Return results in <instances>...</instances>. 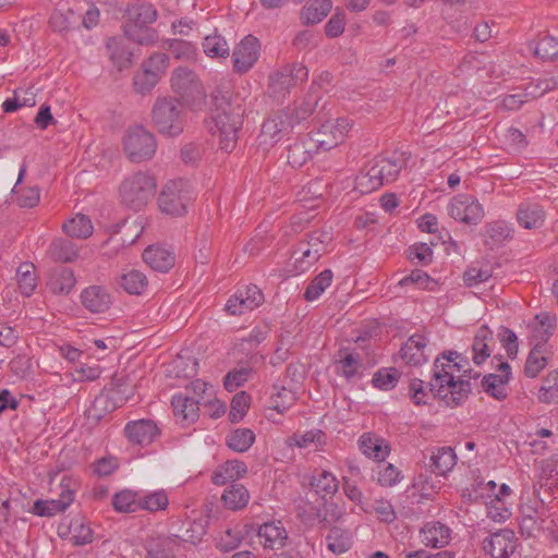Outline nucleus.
Listing matches in <instances>:
<instances>
[{"label": "nucleus", "instance_id": "obj_1", "mask_svg": "<svg viewBox=\"0 0 558 558\" xmlns=\"http://www.w3.org/2000/svg\"><path fill=\"white\" fill-rule=\"evenodd\" d=\"M211 121L209 130L218 138L219 147L226 153L232 151L238 143V133L242 128L244 109L239 99H233L229 90L216 88L211 93Z\"/></svg>", "mask_w": 558, "mask_h": 558}, {"label": "nucleus", "instance_id": "obj_2", "mask_svg": "<svg viewBox=\"0 0 558 558\" xmlns=\"http://www.w3.org/2000/svg\"><path fill=\"white\" fill-rule=\"evenodd\" d=\"M458 357L460 353L457 351L442 352L434 362V373L429 381V392L444 400L448 407L461 404L473 389L469 380L456 379V368L461 367L453 362Z\"/></svg>", "mask_w": 558, "mask_h": 558}, {"label": "nucleus", "instance_id": "obj_3", "mask_svg": "<svg viewBox=\"0 0 558 558\" xmlns=\"http://www.w3.org/2000/svg\"><path fill=\"white\" fill-rule=\"evenodd\" d=\"M151 119L160 134L168 137L178 136L184 130V106L177 98L159 97L153 106Z\"/></svg>", "mask_w": 558, "mask_h": 558}, {"label": "nucleus", "instance_id": "obj_4", "mask_svg": "<svg viewBox=\"0 0 558 558\" xmlns=\"http://www.w3.org/2000/svg\"><path fill=\"white\" fill-rule=\"evenodd\" d=\"M156 179L147 172H135L125 178L120 185L121 203L134 210L143 209L156 194Z\"/></svg>", "mask_w": 558, "mask_h": 558}, {"label": "nucleus", "instance_id": "obj_5", "mask_svg": "<svg viewBox=\"0 0 558 558\" xmlns=\"http://www.w3.org/2000/svg\"><path fill=\"white\" fill-rule=\"evenodd\" d=\"M129 21L124 25L125 36L140 44L149 45L157 38L156 31L149 27L158 16L157 10L150 3H138L128 9Z\"/></svg>", "mask_w": 558, "mask_h": 558}, {"label": "nucleus", "instance_id": "obj_6", "mask_svg": "<svg viewBox=\"0 0 558 558\" xmlns=\"http://www.w3.org/2000/svg\"><path fill=\"white\" fill-rule=\"evenodd\" d=\"M193 191L189 181L177 179L169 181L158 197L160 210L170 216H182L192 199Z\"/></svg>", "mask_w": 558, "mask_h": 558}, {"label": "nucleus", "instance_id": "obj_7", "mask_svg": "<svg viewBox=\"0 0 558 558\" xmlns=\"http://www.w3.org/2000/svg\"><path fill=\"white\" fill-rule=\"evenodd\" d=\"M308 69L301 63L287 64L271 72L268 76V92L277 100L283 99L291 89L304 83Z\"/></svg>", "mask_w": 558, "mask_h": 558}, {"label": "nucleus", "instance_id": "obj_8", "mask_svg": "<svg viewBox=\"0 0 558 558\" xmlns=\"http://www.w3.org/2000/svg\"><path fill=\"white\" fill-rule=\"evenodd\" d=\"M123 149L132 162H143L154 157L157 142L153 133L142 125L130 128L123 138Z\"/></svg>", "mask_w": 558, "mask_h": 558}, {"label": "nucleus", "instance_id": "obj_9", "mask_svg": "<svg viewBox=\"0 0 558 558\" xmlns=\"http://www.w3.org/2000/svg\"><path fill=\"white\" fill-rule=\"evenodd\" d=\"M403 167H405V160L401 156L378 159L360 178V184L366 185L368 191L377 190L384 184L393 182Z\"/></svg>", "mask_w": 558, "mask_h": 558}, {"label": "nucleus", "instance_id": "obj_10", "mask_svg": "<svg viewBox=\"0 0 558 558\" xmlns=\"http://www.w3.org/2000/svg\"><path fill=\"white\" fill-rule=\"evenodd\" d=\"M171 87L191 107L196 108L205 99V89L196 74L184 66L175 69L171 76Z\"/></svg>", "mask_w": 558, "mask_h": 558}, {"label": "nucleus", "instance_id": "obj_11", "mask_svg": "<svg viewBox=\"0 0 558 558\" xmlns=\"http://www.w3.org/2000/svg\"><path fill=\"white\" fill-rule=\"evenodd\" d=\"M352 123L347 118H339L335 121H327L316 131L307 136L315 144L318 151H327L344 141Z\"/></svg>", "mask_w": 558, "mask_h": 558}, {"label": "nucleus", "instance_id": "obj_12", "mask_svg": "<svg viewBox=\"0 0 558 558\" xmlns=\"http://www.w3.org/2000/svg\"><path fill=\"white\" fill-rule=\"evenodd\" d=\"M448 214L457 221L476 226L484 217V209L474 196L459 194L450 201Z\"/></svg>", "mask_w": 558, "mask_h": 558}, {"label": "nucleus", "instance_id": "obj_13", "mask_svg": "<svg viewBox=\"0 0 558 558\" xmlns=\"http://www.w3.org/2000/svg\"><path fill=\"white\" fill-rule=\"evenodd\" d=\"M260 54V44L253 35L245 36L233 49V70L243 74L248 72Z\"/></svg>", "mask_w": 558, "mask_h": 558}, {"label": "nucleus", "instance_id": "obj_14", "mask_svg": "<svg viewBox=\"0 0 558 558\" xmlns=\"http://www.w3.org/2000/svg\"><path fill=\"white\" fill-rule=\"evenodd\" d=\"M517 541L512 530L502 529L483 541V550L492 558H510L517 548Z\"/></svg>", "mask_w": 558, "mask_h": 558}, {"label": "nucleus", "instance_id": "obj_15", "mask_svg": "<svg viewBox=\"0 0 558 558\" xmlns=\"http://www.w3.org/2000/svg\"><path fill=\"white\" fill-rule=\"evenodd\" d=\"M292 129L288 113L280 111L271 114L262 125L258 136L262 145H274L281 140L283 133Z\"/></svg>", "mask_w": 558, "mask_h": 558}, {"label": "nucleus", "instance_id": "obj_16", "mask_svg": "<svg viewBox=\"0 0 558 558\" xmlns=\"http://www.w3.org/2000/svg\"><path fill=\"white\" fill-rule=\"evenodd\" d=\"M125 436L133 444L146 446L151 444L159 435V428L150 420L129 422L124 427Z\"/></svg>", "mask_w": 558, "mask_h": 558}, {"label": "nucleus", "instance_id": "obj_17", "mask_svg": "<svg viewBox=\"0 0 558 558\" xmlns=\"http://www.w3.org/2000/svg\"><path fill=\"white\" fill-rule=\"evenodd\" d=\"M175 418L183 425H190L198 418L199 400L190 395L178 393L171 401Z\"/></svg>", "mask_w": 558, "mask_h": 558}, {"label": "nucleus", "instance_id": "obj_18", "mask_svg": "<svg viewBox=\"0 0 558 558\" xmlns=\"http://www.w3.org/2000/svg\"><path fill=\"white\" fill-rule=\"evenodd\" d=\"M143 259L155 271L168 272L174 266L175 255L166 247L149 245L143 252Z\"/></svg>", "mask_w": 558, "mask_h": 558}, {"label": "nucleus", "instance_id": "obj_19", "mask_svg": "<svg viewBox=\"0 0 558 558\" xmlns=\"http://www.w3.org/2000/svg\"><path fill=\"white\" fill-rule=\"evenodd\" d=\"M257 535L264 547L270 549L282 548L288 539V532L281 521L265 522L259 526Z\"/></svg>", "mask_w": 558, "mask_h": 558}, {"label": "nucleus", "instance_id": "obj_20", "mask_svg": "<svg viewBox=\"0 0 558 558\" xmlns=\"http://www.w3.org/2000/svg\"><path fill=\"white\" fill-rule=\"evenodd\" d=\"M81 301L85 308L92 313L106 312L111 303L110 293L100 286H90L81 293Z\"/></svg>", "mask_w": 558, "mask_h": 558}, {"label": "nucleus", "instance_id": "obj_21", "mask_svg": "<svg viewBox=\"0 0 558 558\" xmlns=\"http://www.w3.org/2000/svg\"><path fill=\"white\" fill-rule=\"evenodd\" d=\"M74 493L70 489H63L58 499L41 500L34 502L32 512L38 517H53L63 512L72 502Z\"/></svg>", "mask_w": 558, "mask_h": 558}, {"label": "nucleus", "instance_id": "obj_22", "mask_svg": "<svg viewBox=\"0 0 558 558\" xmlns=\"http://www.w3.org/2000/svg\"><path fill=\"white\" fill-rule=\"evenodd\" d=\"M451 530L440 522H428L420 531L421 542L433 548L445 547L450 541Z\"/></svg>", "mask_w": 558, "mask_h": 558}, {"label": "nucleus", "instance_id": "obj_23", "mask_svg": "<svg viewBox=\"0 0 558 558\" xmlns=\"http://www.w3.org/2000/svg\"><path fill=\"white\" fill-rule=\"evenodd\" d=\"M426 345L427 341L423 335L411 336L400 350L402 360L413 366L425 363L427 361Z\"/></svg>", "mask_w": 558, "mask_h": 558}, {"label": "nucleus", "instance_id": "obj_24", "mask_svg": "<svg viewBox=\"0 0 558 558\" xmlns=\"http://www.w3.org/2000/svg\"><path fill=\"white\" fill-rule=\"evenodd\" d=\"M119 390H111L107 393L97 396L89 409V416L95 420H101L106 414L113 412L117 408L121 407L128 398L119 396Z\"/></svg>", "mask_w": 558, "mask_h": 558}, {"label": "nucleus", "instance_id": "obj_25", "mask_svg": "<svg viewBox=\"0 0 558 558\" xmlns=\"http://www.w3.org/2000/svg\"><path fill=\"white\" fill-rule=\"evenodd\" d=\"M316 153L315 144L306 136L289 146L287 160L292 168H301Z\"/></svg>", "mask_w": 558, "mask_h": 558}, {"label": "nucleus", "instance_id": "obj_26", "mask_svg": "<svg viewBox=\"0 0 558 558\" xmlns=\"http://www.w3.org/2000/svg\"><path fill=\"white\" fill-rule=\"evenodd\" d=\"M247 472L246 464L241 460H229L220 465L211 476L215 485H225L228 482L235 483L236 480L244 476Z\"/></svg>", "mask_w": 558, "mask_h": 558}, {"label": "nucleus", "instance_id": "obj_27", "mask_svg": "<svg viewBox=\"0 0 558 558\" xmlns=\"http://www.w3.org/2000/svg\"><path fill=\"white\" fill-rule=\"evenodd\" d=\"M517 219L520 226L525 229H537L545 221V211L536 203H522L518 208Z\"/></svg>", "mask_w": 558, "mask_h": 558}, {"label": "nucleus", "instance_id": "obj_28", "mask_svg": "<svg viewBox=\"0 0 558 558\" xmlns=\"http://www.w3.org/2000/svg\"><path fill=\"white\" fill-rule=\"evenodd\" d=\"M557 317L548 312H541L535 315L534 319L529 324V328L534 332L537 342H546L554 335L556 329Z\"/></svg>", "mask_w": 558, "mask_h": 558}, {"label": "nucleus", "instance_id": "obj_29", "mask_svg": "<svg viewBox=\"0 0 558 558\" xmlns=\"http://www.w3.org/2000/svg\"><path fill=\"white\" fill-rule=\"evenodd\" d=\"M359 447L363 454L378 461H383L390 450L389 445L383 438L369 433H365L360 437Z\"/></svg>", "mask_w": 558, "mask_h": 558}, {"label": "nucleus", "instance_id": "obj_30", "mask_svg": "<svg viewBox=\"0 0 558 558\" xmlns=\"http://www.w3.org/2000/svg\"><path fill=\"white\" fill-rule=\"evenodd\" d=\"M430 471L436 475H446L457 463L454 450L450 447H439L430 456Z\"/></svg>", "mask_w": 558, "mask_h": 558}, {"label": "nucleus", "instance_id": "obj_31", "mask_svg": "<svg viewBox=\"0 0 558 558\" xmlns=\"http://www.w3.org/2000/svg\"><path fill=\"white\" fill-rule=\"evenodd\" d=\"M320 99L319 95L308 93L302 102L294 106V108H286L281 110L288 113L289 120L292 122V128L302 121L306 120L315 110Z\"/></svg>", "mask_w": 558, "mask_h": 558}, {"label": "nucleus", "instance_id": "obj_32", "mask_svg": "<svg viewBox=\"0 0 558 558\" xmlns=\"http://www.w3.org/2000/svg\"><path fill=\"white\" fill-rule=\"evenodd\" d=\"M337 373L343 376L347 380H351L359 375V369L362 366L361 356L359 353L349 352L344 349L339 350L337 360Z\"/></svg>", "mask_w": 558, "mask_h": 558}, {"label": "nucleus", "instance_id": "obj_33", "mask_svg": "<svg viewBox=\"0 0 558 558\" xmlns=\"http://www.w3.org/2000/svg\"><path fill=\"white\" fill-rule=\"evenodd\" d=\"M489 340H493V332L487 326H482L473 339L472 360L474 364L481 365L490 356Z\"/></svg>", "mask_w": 558, "mask_h": 558}, {"label": "nucleus", "instance_id": "obj_34", "mask_svg": "<svg viewBox=\"0 0 558 558\" xmlns=\"http://www.w3.org/2000/svg\"><path fill=\"white\" fill-rule=\"evenodd\" d=\"M233 296L236 298L238 304L241 305V315L255 310L264 302V295L260 289L255 284L239 289Z\"/></svg>", "mask_w": 558, "mask_h": 558}, {"label": "nucleus", "instance_id": "obj_35", "mask_svg": "<svg viewBox=\"0 0 558 558\" xmlns=\"http://www.w3.org/2000/svg\"><path fill=\"white\" fill-rule=\"evenodd\" d=\"M310 484L318 495H322L323 499L326 496L335 495L339 487L336 476L326 470L316 471L312 475Z\"/></svg>", "mask_w": 558, "mask_h": 558}, {"label": "nucleus", "instance_id": "obj_36", "mask_svg": "<svg viewBox=\"0 0 558 558\" xmlns=\"http://www.w3.org/2000/svg\"><path fill=\"white\" fill-rule=\"evenodd\" d=\"M221 499L228 509L240 510L247 505L250 494L242 484L233 483L225 489Z\"/></svg>", "mask_w": 558, "mask_h": 558}, {"label": "nucleus", "instance_id": "obj_37", "mask_svg": "<svg viewBox=\"0 0 558 558\" xmlns=\"http://www.w3.org/2000/svg\"><path fill=\"white\" fill-rule=\"evenodd\" d=\"M75 286V277L71 269H56L49 277L48 287L56 294H68Z\"/></svg>", "mask_w": 558, "mask_h": 558}, {"label": "nucleus", "instance_id": "obj_38", "mask_svg": "<svg viewBox=\"0 0 558 558\" xmlns=\"http://www.w3.org/2000/svg\"><path fill=\"white\" fill-rule=\"evenodd\" d=\"M180 545L175 538L163 537L147 546L146 558H177Z\"/></svg>", "mask_w": 558, "mask_h": 558}, {"label": "nucleus", "instance_id": "obj_39", "mask_svg": "<svg viewBox=\"0 0 558 558\" xmlns=\"http://www.w3.org/2000/svg\"><path fill=\"white\" fill-rule=\"evenodd\" d=\"M147 277L140 270L132 269L118 278V284L129 294L140 295L147 288Z\"/></svg>", "mask_w": 558, "mask_h": 558}, {"label": "nucleus", "instance_id": "obj_40", "mask_svg": "<svg viewBox=\"0 0 558 558\" xmlns=\"http://www.w3.org/2000/svg\"><path fill=\"white\" fill-rule=\"evenodd\" d=\"M49 254L56 262L72 263L78 256V248L70 240L56 239L50 244Z\"/></svg>", "mask_w": 558, "mask_h": 558}, {"label": "nucleus", "instance_id": "obj_41", "mask_svg": "<svg viewBox=\"0 0 558 558\" xmlns=\"http://www.w3.org/2000/svg\"><path fill=\"white\" fill-rule=\"evenodd\" d=\"M546 344L536 342L527 355L524 374L529 378H535L547 365V359L544 356Z\"/></svg>", "mask_w": 558, "mask_h": 558}, {"label": "nucleus", "instance_id": "obj_42", "mask_svg": "<svg viewBox=\"0 0 558 558\" xmlns=\"http://www.w3.org/2000/svg\"><path fill=\"white\" fill-rule=\"evenodd\" d=\"M508 383L507 375L488 374L483 377L481 386L488 396L501 401L508 396Z\"/></svg>", "mask_w": 558, "mask_h": 558}, {"label": "nucleus", "instance_id": "obj_43", "mask_svg": "<svg viewBox=\"0 0 558 558\" xmlns=\"http://www.w3.org/2000/svg\"><path fill=\"white\" fill-rule=\"evenodd\" d=\"M62 229L69 236L87 239L92 235L94 228L87 216L78 214L65 221Z\"/></svg>", "mask_w": 558, "mask_h": 558}, {"label": "nucleus", "instance_id": "obj_44", "mask_svg": "<svg viewBox=\"0 0 558 558\" xmlns=\"http://www.w3.org/2000/svg\"><path fill=\"white\" fill-rule=\"evenodd\" d=\"M203 50L209 58H227L230 54V47L223 36L208 35L203 40Z\"/></svg>", "mask_w": 558, "mask_h": 558}, {"label": "nucleus", "instance_id": "obj_45", "mask_svg": "<svg viewBox=\"0 0 558 558\" xmlns=\"http://www.w3.org/2000/svg\"><path fill=\"white\" fill-rule=\"evenodd\" d=\"M332 277L333 275L330 269L323 270L307 286L304 292V299L308 302L317 300L331 284Z\"/></svg>", "mask_w": 558, "mask_h": 558}, {"label": "nucleus", "instance_id": "obj_46", "mask_svg": "<svg viewBox=\"0 0 558 558\" xmlns=\"http://www.w3.org/2000/svg\"><path fill=\"white\" fill-rule=\"evenodd\" d=\"M331 8V0H314L311 5L303 9L302 19L305 24H317L328 15Z\"/></svg>", "mask_w": 558, "mask_h": 558}, {"label": "nucleus", "instance_id": "obj_47", "mask_svg": "<svg viewBox=\"0 0 558 558\" xmlns=\"http://www.w3.org/2000/svg\"><path fill=\"white\" fill-rule=\"evenodd\" d=\"M293 255L295 259V269L299 272H305L320 257V248L313 250L307 247L305 242H300Z\"/></svg>", "mask_w": 558, "mask_h": 558}, {"label": "nucleus", "instance_id": "obj_48", "mask_svg": "<svg viewBox=\"0 0 558 558\" xmlns=\"http://www.w3.org/2000/svg\"><path fill=\"white\" fill-rule=\"evenodd\" d=\"M255 441V434L250 428H238L227 438V445L236 452H245Z\"/></svg>", "mask_w": 558, "mask_h": 558}, {"label": "nucleus", "instance_id": "obj_49", "mask_svg": "<svg viewBox=\"0 0 558 558\" xmlns=\"http://www.w3.org/2000/svg\"><path fill=\"white\" fill-rule=\"evenodd\" d=\"M16 278L21 292L29 296L37 286L35 266L32 263L21 264L16 269Z\"/></svg>", "mask_w": 558, "mask_h": 558}, {"label": "nucleus", "instance_id": "obj_50", "mask_svg": "<svg viewBox=\"0 0 558 558\" xmlns=\"http://www.w3.org/2000/svg\"><path fill=\"white\" fill-rule=\"evenodd\" d=\"M535 57L543 61L553 60L558 56V39L550 35L539 38L532 47Z\"/></svg>", "mask_w": 558, "mask_h": 558}, {"label": "nucleus", "instance_id": "obj_51", "mask_svg": "<svg viewBox=\"0 0 558 558\" xmlns=\"http://www.w3.org/2000/svg\"><path fill=\"white\" fill-rule=\"evenodd\" d=\"M112 506L118 512H135L140 509V497L132 490H121L113 496Z\"/></svg>", "mask_w": 558, "mask_h": 558}, {"label": "nucleus", "instance_id": "obj_52", "mask_svg": "<svg viewBox=\"0 0 558 558\" xmlns=\"http://www.w3.org/2000/svg\"><path fill=\"white\" fill-rule=\"evenodd\" d=\"M71 541L75 546H84L93 542V531L84 523L83 518H74L69 525Z\"/></svg>", "mask_w": 558, "mask_h": 558}, {"label": "nucleus", "instance_id": "obj_53", "mask_svg": "<svg viewBox=\"0 0 558 558\" xmlns=\"http://www.w3.org/2000/svg\"><path fill=\"white\" fill-rule=\"evenodd\" d=\"M337 507L333 504L324 502L323 507H313L308 514L302 513L304 520L310 524H314L315 522L323 524V526H328L330 524L329 513L337 520L339 514L336 513Z\"/></svg>", "mask_w": 558, "mask_h": 558}, {"label": "nucleus", "instance_id": "obj_54", "mask_svg": "<svg viewBox=\"0 0 558 558\" xmlns=\"http://www.w3.org/2000/svg\"><path fill=\"white\" fill-rule=\"evenodd\" d=\"M537 398L542 403H556L558 402V369L549 373L543 386L538 390Z\"/></svg>", "mask_w": 558, "mask_h": 558}, {"label": "nucleus", "instance_id": "obj_55", "mask_svg": "<svg viewBox=\"0 0 558 558\" xmlns=\"http://www.w3.org/2000/svg\"><path fill=\"white\" fill-rule=\"evenodd\" d=\"M107 52L113 64L122 70L131 63V53L126 51L116 38H109L106 44Z\"/></svg>", "mask_w": 558, "mask_h": 558}, {"label": "nucleus", "instance_id": "obj_56", "mask_svg": "<svg viewBox=\"0 0 558 558\" xmlns=\"http://www.w3.org/2000/svg\"><path fill=\"white\" fill-rule=\"evenodd\" d=\"M168 505V495L162 489L140 497V509L147 510L150 512L165 510Z\"/></svg>", "mask_w": 558, "mask_h": 558}, {"label": "nucleus", "instance_id": "obj_57", "mask_svg": "<svg viewBox=\"0 0 558 558\" xmlns=\"http://www.w3.org/2000/svg\"><path fill=\"white\" fill-rule=\"evenodd\" d=\"M326 544L327 548L336 555L343 554L351 547L349 536L337 527L330 530L326 536Z\"/></svg>", "mask_w": 558, "mask_h": 558}, {"label": "nucleus", "instance_id": "obj_58", "mask_svg": "<svg viewBox=\"0 0 558 558\" xmlns=\"http://www.w3.org/2000/svg\"><path fill=\"white\" fill-rule=\"evenodd\" d=\"M398 379L399 372L396 368H381L374 374L372 383L376 388L381 390H390L395 388Z\"/></svg>", "mask_w": 558, "mask_h": 558}, {"label": "nucleus", "instance_id": "obj_59", "mask_svg": "<svg viewBox=\"0 0 558 558\" xmlns=\"http://www.w3.org/2000/svg\"><path fill=\"white\" fill-rule=\"evenodd\" d=\"M399 283L401 286L414 284L418 289L429 291H433L437 286V282L421 269L412 270L411 274L402 278Z\"/></svg>", "mask_w": 558, "mask_h": 558}, {"label": "nucleus", "instance_id": "obj_60", "mask_svg": "<svg viewBox=\"0 0 558 558\" xmlns=\"http://www.w3.org/2000/svg\"><path fill=\"white\" fill-rule=\"evenodd\" d=\"M184 525H186L184 532L173 537L177 541L181 538L184 542H190L195 545L198 544L206 534V526L202 521H189L184 523Z\"/></svg>", "mask_w": 558, "mask_h": 558}, {"label": "nucleus", "instance_id": "obj_61", "mask_svg": "<svg viewBox=\"0 0 558 558\" xmlns=\"http://www.w3.org/2000/svg\"><path fill=\"white\" fill-rule=\"evenodd\" d=\"M250 396L245 391L236 393L231 401L229 420L232 423L240 422L248 409Z\"/></svg>", "mask_w": 558, "mask_h": 558}, {"label": "nucleus", "instance_id": "obj_62", "mask_svg": "<svg viewBox=\"0 0 558 558\" xmlns=\"http://www.w3.org/2000/svg\"><path fill=\"white\" fill-rule=\"evenodd\" d=\"M168 50L171 56L179 60H193L195 58V47L186 40H170Z\"/></svg>", "mask_w": 558, "mask_h": 558}, {"label": "nucleus", "instance_id": "obj_63", "mask_svg": "<svg viewBox=\"0 0 558 558\" xmlns=\"http://www.w3.org/2000/svg\"><path fill=\"white\" fill-rule=\"evenodd\" d=\"M158 81L159 77L154 72L143 68V71L134 76L135 90L140 94L148 93L156 86Z\"/></svg>", "mask_w": 558, "mask_h": 558}, {"label": "nucleus", "instance_id": "obj_64", "mask_svg": "<svg viewBox=\"0 0 558 558\" xmlns=\"http://www.w3.org/2000/svg\"><path fill=\"white\" fill-rule=\"evenodd\" d=\"M252 369L250 367H240L230 371L225 377V387L228 391H234L245 381H247Z\"/></svg>", "mask_w": 558, "mask_h": 558}]
</instances>
